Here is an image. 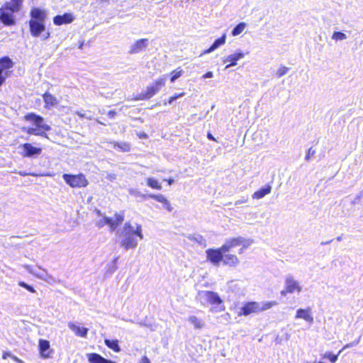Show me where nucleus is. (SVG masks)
<instances>
[{"instance_id":"nucleus-1","label":"nucleus","mask_w":363,"mask_h":363,"mask_svg":"<svg viewBox=\"0 0 363 363\" xmlns=\"http://www.w3.org/2000/svg\"><path fill=\"white\" fill-rule=\"evenodd\" d=\"M142 231L140 225L135 224L134 226L130 222H126L122 229L117 231V234L121 237V246L125 250L136 248L138 244L137 238L140 240L144 238Z\"/></svg>"},{"instance_id":"nucleus-2","label":"nucleus","mask_w":363,"mask_h":363,"mask_svg":"<svg viewBox=\"0 0 363 363\" xmlns=\"http://www.w3.org/2000/svg\"><path fill=\"white\" fill-rule=\"evenodd\" d=\"M25 119L33 122L36 126V128H27L26 132L28 134L48 138V135L45 131L50 130L51 128L49 125L43 123L44 119L43 117L35 113H30L25 116Z\"/></svg>"},{"instance_id":"nucleus-3","label":"nucleus","mask_w":363,"mask_h":363,"mask_svg":"<svg viewBox=\"0 0 363 363\" xmlns=\"http://www.w3.org/2000/svg\"><path fill=\"white\" fill-rule=\"evenodd\" d=\"M278 303L275 301H262V302H247L241 308L240 311L238 312V315L247 316L252 313H257L262 311H267L273 306H275Z\"/></svg>"},{"instance_id":"nucleus-4","label":"nucleus","mask_w":363,"mask_h":363,"mask_svg":"<svg viewBox=\"0 0 363 363\" xmlns=\"http://www.w3.org/2000/svg\"><path fill=\"white\" fill-rule=\"evenodd\" d=\"M23 267L31 274L35 276L39 279H41L49 284H54L60 283V280L50 274L45 269L40 266L33 267L31 265L25 264Z\"/></svg>"},{"instance_id":"nucleus-5","label":"nucleus","mask_w":363,"mask_h":363,"mask_svg":"<svg viewBox=\"0 0 363 363\" xmlns=\"http://www.w3.org/2000/svg\"><path fill=\"white\" fill-rule=\"evenodd\" d=\"M303 288L300 282L292 275L288 274L284 280V289L281 291V294L286 296L287 294H300Z\"/></svg>"},{"instance_id":"nucleus-6","label":"nucleus","mask_w":363,"mask_h":363,"mask_svg":"<svg viewBox=\"0 0 363 363\" xmlns=\"http://www.w3.org/2000/svg\"><path fill=\"white\" fill-rule=\"evenodd\" d=\"M167 76V74H164L162 77L155 80V84L147 87L145 91L142 92L138 99L144 100L149 99L152 97L160 90L161 87L165 85Z\"/></svg>"},{"instance_id":"nucleus-7","label":"nucleus","mask_w":363,"mask_h":363,"mask_svg":"<svg viewBox=\"0 0 363 363\" xmlns=\"http://www.w3.org/2000/svg\"><path fill=\"white\" fill-rule=\"evenodd\" d=\"M62 177L65 182L73 188L85 187L89 184L85 176L82 174L77 175L64 174Z\"/></svg>"},{"instance_id":"nucleus-8","label":"nucleus","mask_w":363,"mask_h":363,"mask_svg":"<svg viewBox=\"0 0 363 363\" xmlns=\"http://www.w3.org/2000/svg\"><path fill=\"white\" fill-rule=\"evenodd\" d=\"M224 250L221 247L217 249H208L206 251V260L209 261L213 266L218 267L223 259Z\"/></svg>"},{"instance_id":"nucleus-9","label":"nucleus","mask_w":363,"mask_h":363,"mask_svg":"<svg viewBox=\"0 0 363 363\" xmlns=\"http://www.w3.org/2000/svg\"><path fill=\"white\" fill-rule=\"evenodd\" d=\"M18 11L14 10L11 6H6L5 8L0 9V21L5 26H13L16 23L13 13Z\"/></svg>"},{"instance_id":"nucleus-10","label":"nucleus","mask_w":363,"mask_h":363,"mask_svg":"<svg viewBox=\"0 0 363 363\" xmlns=\"http://www.w3.org/2000/svg\"><path fill=\"white\" fill-rule=\"evenodd\" d=\"M245 56V53L242 52L241 50H237L235 52L226 56L223 58V63H228L225 66V69H228L230 67L235 66L237 65V62L243 59Z\"/></svg>"},{"instance_id":"nucleus-11","label":"nucleus","mask_w":363,"mask_h":363,"mask_svg":"<svg viewBox=\"0 0 363 363\" xmlns=\"http://www.w3.org/2000/svg\"><path fill=\"white\" fill-rule=\"evenodd\" d=\"M201 298L204 299L212 305H219L222 303V300L216 292L211 291H203L199 294Z\"/></svg>"},{"instance_id":"nucleus-12","label":"nucleus","mask_w":363,"mask_h":363,"mask_svg":"<svg viewBox=\"0 0 363 363\" xmlns=\"http://www.w3.org/2000/svg\"><path fill=\"white\" fill-rule=\"evenodd\" d=\"M296 319H302L305 320L306 323H309V325H312L314 323V318L312 313V309L310 307L306 308H298L296 311Z\"/></svg>"},{"instance_id":"nucleus-13","label":"nucleus","mask_w":363,"mask_h":363,"mask_svg":"<svg viewBox=\"0 0 363 363\" xmlns=\"http://www.w3.org/2000/svg\"><path fill=\"white\" fill-rule=\"evenodd\" d=\"M148 46V39L142 38L135 41L130 47L129 53H139L146 49Z\"/></svg>"},{"instance_id":"nucleus-14","label":"nucleus","mask_w":363,"mask_h":363,"mask_svg":"<svg viewBox=\"0 0 363 363\" xmlns=\"http://www.w3.org/2000/svg\"><path fill=\"white\" fill-rule=\"evenodd\" d=\"M29 26L30 33L34 37L39 36L45 29L44 22H40L35 19H30L29 21Z\"/></svg>"},{"instance_id":"nucleus-15","label":"nucleus","mask_w":363,"mask_h":363,"mask_svg":"<svg viewBox=\"0 0 363 363\" xmlns=\"http://www.w3.org/2000/svg\"><path fill=\"white\" fill-rule=\"evenodd\" d=\"M39 352L41 357L43 359H48L51 357L53 352L52 350L50 349V342L46 340H40L39 344Z\"/></svg>"},{"instance_id":"nucleus-16","label":"nucleus","mask_w":363,"mask_h":363,"mask_svg":"<svg viewBox=\"0 0 363 363\" xmlns=\"http://www.w3.org/2000/svg\"><path fill=\"white\" fill-rule=\"evenodd\" d=\"M22 148L23 149V152L22 153L23 157H30L34 155H39L42 153V149L40 147H34L30 143L23 144Z\"/></svg>"},{"instance_id":"nucleus-17","label":"nucleus","mask_w":363,"mask_h":363,"mask_svg":"<svg viewBox=\"0 0 363 363\" xmlns=\"http://www.w3.org/2000/svg\"><path fill=\"white\" fill-rule=\"evenodd\" d=\"M240 246V241L239 237L229 238L225 240V243L221 246V250H224V252H230L233 247Z\"/></svg>"},{"instance_id":"nucleus-18","label":"nucleus","mask_w":363,"mask_h":363,"mask_svg":"<svg viewBox=\"0 0 363 363\" xmlns=\"http://www.w3.org/2000/svg\"><path fill=\"white\" fill-rule=\"evenodd\" d=\"M68 327L77 336L86 337L87 335L88 328L80 327V325L76 323H68Z\"/></svg>"},{"instance_id":"nucleus-19","label":"nucleus","mask_w":363,"mask_h":363,"mask_svg":"<svg viewBox=\"0 0 363 363\" xmlns=\"http://www.w3.org/2000/svg\"><path fill=\"white\" fill-rule=\"evenodd\" d=\"M74 18L72 13H64L63 15H57L54 17L53 22L55 25L60 26L62 24L70 23L74 21Z\"/></svg>"},{"instance_id":"nucleus-20","label":"nucleus","mask_w":363,"mask_h":363,"mask_svg":"<svg viewBox=\"0 0 363 363\" xmlns=\"http://www.w3.org/2000/svg\"><path fill=\"white\" fill-rule=\"evenodd\" d=\"M149 197L150 199H153L163 204L164 208L167 210L169 212L172 211L173 208L169 202V201L162 194H149Z\"/></svg>"},{"instance_id":"nucleus-21","label":"nucleus","mask_w":363,"mask_h":363,"mask_svg":"<svg viewBox=\"0 0 363 363\" xmlns=\"http://www.w3.org/2000/svg\"><path fill=\"white\" fill-rule=\"evenodd\" d=\"M223 264L230 267H235L240 263L238 257L228 252L223 254Z\"/></svg>"},{"instance_id":"nucleus-22","label":"nucleus","mask_w":363,"mask_h":363,"mask_svg":"<svg viewBox=\"0 0 363 363\" xmlns=\"http://www.w3.org/2000/svg\"><path fill=\"white\" fill-rule=\"evenodd\" d=\"M87 359L89 363H115L110 359H105L96 353L87 354Z\"/></svg>"},{"instance_id":"nucleus-23","label":"nucleus","mask_w":363,"mask_h":363,"mask_svg":"<svg viewBox=\"0 0 363 363\" xmlns=\"http://www.w3.org/2000/svg\"><path fill=\"white\" fill-rule=\"evenodd\" d=\"M123 214L116 213L113 218H108V225L111 231H114L116 228L123 221Z\"/></svg>"},{"instance_id":"nucleus-24","label":"nucleus","mask_w":363,"mask_h":363,"mask_svg":"<svg viewBox=\"0 0 363 363\" xmlns=\"http://www.w3.org/2000/svg\"><path fill=\"white\" fill-rule=\"evenodd\" d=\"M31 19H35L40 22H45L46 18V12L38 8H33L30 11Z\"/></svg>"},{"instance_id":"nucleus-25","label":"nucleus","mask_w":363,"mask_h":363,"mask_svg":"<svg viewBox=\"0 0 363 363\" xmlns=\"http://www.w3.org/2000/svg\"><path fill=\"white\" fill-rule=\"evenodd\" d=\"M226 40V35L223 34L220 38L216 40L213 45L206 50L203 52V54H208L213 52L220 46L224 45Z\"/></svg>"},{"instance_id":"nucleus-26","label":"nucleus","mask_w":363,"mask_h":363,"mask_svg":"<svg viewBox=\"0 0 363 363\" xmlns=\"http://www.w3.org/2000/svg\"><path fill=\"white\" fill-rule=\"evenodd\" d=\"M187 320L194 326V328L196 330L202 329L205 325L204 321L196 315L189 316Z\"/></svg>"},{"instance_id":"nucleus-27","label":"nucleus","mask_w":363,"mask_h":363,"mask_svg":"<svg viewBox=\"0 0 363 363\" xmlns=\"http://www.w3.org/2000/svg\"><path fill=\"white\" fill-rule=\"evenodd\" d=\"M272 187L269 185H267L258 191H255L252 197L254 199H260L264 197L266 195L269 194L271 192Z\"/></svg>"},{"instance_id":"nucleus-28","label":"nucleus","mask_w":363,"mask_h":363,"mask_svg":"<svg viewBox=\"0 0 363 363\" xmlns=\"http://www.w3.org/2000/svg\"><path fill=\"white\" fill-rule=\"evenodd\" d=\"M43 100L47 106H55L58 104V101L56 97L52 96L51 94L46 92L43 96Z\"/></svg>"},{"instance_id":"nucleus-29","label":"nucleus","mask_w":363,"mask_h":363,"mask_svg":"<svg viewBox=\"0 0 363 363\" xmlns=\"http://www.w3.org/2000/svg\"><path fill=\"white\" fill-rule=\"evenodd\" d=\"M110 144H111L114 148H117L121 152H129L130 150V145L125 142H112L110 143Z\"/></svg>"},{"instance_id":"nucleus-30","label":"nucleus","mask_w":363,"mask_h":363,"mask_svg":"<svg viewBox=\"0 0 363 363\" xmlns=\"http://www.w3.org/2000/svg\"><path fill=\"white\" fill-rule=\"evenodd\" d=\"M239 240L240 241V245L242 247L239 250L238 253L242 254L245 249H247L250 247V245L253 242V240L250 238H244L243 237L239 236Z\"/></svg>"},{"instance_id":"nucleus-31","label":"nucleus","mask_w":363,"mask_h":363,"mask_svg":"<svg viewBox=\"0 0 363 363\" xmlns=\"http://www.w3.org/2000/svg\"><path fill=\"white\" fill-rule=\"evenodd\" d=\"M146 183H147V185L148 186L151 187L152 189H157V190L162 189V186L159 183L158 180H157L156 179H155L153 177H147L146 179Z\"/></svg>"},{"instance_id":"nucleus-32","label":"nucleus","mask_w":363,"mask_h":363,"mask_svg":"<svg viewBox=\"0 0 363 363\" xmlns=\"http://www.w3.org/2000/svg\"><path fill=\"white\" fill-rule=\"evenodd\" d=\"M13 65L12 61L9 57H3L0 59V71L3 72V70L9 69Z\"/></svg>"},{"instance_id":"nucleus-33","label":"nucleus","mask_w":363,"mask_h":363,"mask_svg":"<svg viewBox=\"0 0 363 363\" xmlns=\"http://www.w3.org/2000/svg\"><path fill=\"white\" fill-rule=\"evenodd\" d=\"M105 344L107 347L112 349L115 352H119L121 348L118 345V341L117 340H105Z\"/></svg>"},{"instance_id":"nucleus-34","label":"nucleus","mask_w":363,"mask_h":363,"mask_svg":"<svg viewBox=\"0 0 363 363\" xmlns=\"http://www.w3.org/2000/svg\"><path fill=\"white\" fill-rule=\"evenodd\" d=\"M247 24L244 22L240 23L232 30V35L237 36L240 35L246 28Z\"/></svg>"},{"instance_id":"nucleus-35","label":"nucleus","mask_w":363,"mask_h":363,"mask_svg":"<svg viewBox=\"0 0 363 363\" xmlns=\"http://www.w3.org/2000/svg\"><path fill=\"white\" fill-rule=\"evenodd\" d=\"M183 73H184V71L182 69H180V67L172 71L171 72L170 82L172 83L174 82L175 80H177L178 78H179L183 74Z\"/></svg>"},{"instance_id":"nucleus-36","label":"nucleus","mask_w":363,"mask_h":363,"mask_svg":"<svg viewBox=\"0 0 363 363\" xmlns=\"http://www.w3.org/2000/svg\"><path fill=\"white\" fill-rule=\"evenodd\" d=\"M129 194L135 197H142L144 199L150 198L149 194H143L136 189L130 188L128 189Z\"/></svg>"},{"instance_id":"nucleus-37","label":"nucleus","mask_w":363,"mask_h":363,"mask_svg":"<svg viewBox=\"0 0 363 363\" xmlns=\"http://www.w3.org/2000/svg\"><path fill=\"white\" fill-rule=\"evenodd\" d=\"M347 38V36L345 33L340 32V31H335L332 35V39L335 41H340L344 40Z\"/></svg>"},{"instance_id":"nucleus-38","label":"nucleus","mask_w":363,"mask_h":363,"mask_svg":"<svg viewBox=\"0 0 363 363\" xmlns=\"http://www.w3.org/2000/svg\"><path fill=\"white\" fill-rule=\"evenodd\" d=\"M189 238L191 240H195L200 245H202L203 247L206 246V240L203 238L201 235H196V236H189Z\"/></svg>"},{"instance_id":"nucleus-39","label":"nucleus","mask_w":363,"mask_h":363,"mask_svg":"<svg viewBox=\"0 0 363 363\" xmlns=\"http://www.w3.org/2000/svg\"><path fill=\"white\" fill-rule=\"evenodd\" d=\"M340 352L341 351H340L338 354H340ZM338 355L339 354H333L330 352H326L323 357V358L328 359L332 363H335L337 360Z\"/></svg>"},{"instance_id":"nucleus-40","label":"nucleus","mask_w":363,"mask_h":363,"mask_svg":"<svg viewBox=\"0 0 363 363\" xmlns=\"http://www.w3.org/2000/svg\"><path fill=\"white\" fill-rule=\"evenodd\" d=\"M289 71V68L286 67H281L277 72V77L280 78L281 77H283L284 75H285L287 72Z\"/></svg>"},{"instance_id":"nucleus-41","label":"nucleus","mask_w":363,"mask_h":363,"mask_svg":"<svg viewBox=\"0 0 363 363\" xmlns=\"http://www.w3.org/2000/svg\"><path fill=\"white\" fill-rule=\"evenodd\" d=\"M108 217H106V216H104L102 219H101L100 220L97 221L96 223V225L99 228H101L103 226H104L105 225H108Z\"/></svg>"},{"instance_id":"nucleus-42","label":"nucleus","mask_w":363,"mask_h":363,"mask_svg":"<svg viewBox=\"0 0 363 363\" xmlns=\"http://www.w3.org/2000/svg\"><path fill=\"white\" fill-rule=\"evenodd\" d=\"M19 286H21V287H23L24 289H27L28 291H30L31 293H35V290L34 289V288L32 286H30L28 285V284L23 282V281H21L19 282Z\"/></svg>"},{"instance_id":"nucleus-43","label":"nucleus","mask_w":363,"mask_h":363,"mask_svg":"<svg viewBox=\"0 0 363 363\" xmlns=\"http://www.w3.org/2000/svg\"><path fill=\"white\" fill-rule=\"evenodd\" d=\"M11 1L12 4L10 6L13 8L14 10L19 11L22 0H11Z\"/></svg>"},{"instance_id":"nucleus-44","label":"nucleus","mask_w":363,"mask_h":363,"mask_svg":"<svg viewBox=\"0 0 363 363\" xmlns=\"http://www.w3.org/2000/svg\"><path fill=\"white\" fill-rule=\"evenodd\" d=\"M106 178L109 181H114L116 179V174L114 173H108L107 174Z\"/></svg>"},{"instance_id":"nucleus-45","label":"nucleus","mask_w":363,"mask_h":363,"mask_svg":"<svg viewBox=\"0 0 363 363\" xmlns=\"http://www.w3.org/2000/svg\"><path fill=\"white\" fill-rule=\"evenodd\" d=\"M315 153V150H313L312 148H310L308 151L307 155L305 157V160L308 161L310 160V157L311 155H313Z\"/></svg>"},{"instance_id":"nucleus-46","label":"nucleus","mask_w":363,"mask_h":363,"mask_svg":"<svg viewBox=\"0 0 363 363\" xmlns=\"http://www.w3.org/2000/svg\"><path fill=\"white\" fill-rule=\"evenodd\" d=\"M248 201V198H243L242 199H240V200H238L235 202V206H238V205H240L242 203H245L246 202H247Z\"/></svg>"},{"instance_id":"nucleus-47","label":"nucleus","mask_w":363,"mask_h":363,"mask_svg":"<svg viewBox=\"0 0 363 363\" xmlns=\"http://www.w3.org/2000/svg\"><path fill=\"white\" fill-rule=\"evenodd\" d=\"M213 72H206V74H204L203 76H202V79H206V78H212L213 77Z\"/></svg>"},{"instance_id":"nucleus-48","label":"nucleus","mask_w":363,"mask_h":363,"mask_svg":"<svg viewBox=\"0 0 363 363\" xmlns=\"http://www.w3.org/2000/svg\"><path fill=\"white\" fill-rule=\"evenodd\" d=\"M359 339L357 340V341L352 342L346 345L344 347V348L352 347L356 346L359 343Z\"/></svg>"},{"instance_id":"nucleus-49","label":"nucleus","mask_w":363,"mask_h":363,"mask_svg":"<svg viewBox=\"0 0 363 363\" xmlns=\"http://www.w3.org/2000/svg\"><path fill=\"white\" fill-rule=\"evenodd\" d=\"M18 174L21 176H28V175H33V176H36L37 174H30V173H27L26 172H18Z\"/></svg>"},{"instance_id":"nucleus-50","label":"nucleus","mask_w":363,"mask_h":363,"mask_svg":"<svg viewBox=\"0 0 363 363\" xmlns=\"http://www.w3.org/2000/svg\"><path fill=\"white\" fill-rule=\"evenodd\" d=\"M184 95H185V93L184 92H182V93L175 94V95H174L172 96L174 98L175 100H177V99L183 97Z\"/></svg>"},{"instance_id":"nucleus-51","label":"nucleus","mask_w":363,"mask_h":363,"mask_svg":"<svg viewBox=\"0 0 363 363\" xmlns=\"http://www.w3.org/2000/svg\"><path fill=\"white\" fill-rule=\"evenodd\" d=\"M116 113L114 111H109L108 112V116L111 118H113L116 116Z\"/></svg>"},{"instance_id":"nucleus-52","label":"nucleus","mask_w":363,"mask_h":363,"mask_svg":"<svg viewBox=\"0 0 363 363\" xmlns=\"http://www.w3.org/2000/svg\"><path fill=\"white\" fill-rule=\"evenodd\" d=\"M12 354L9 352H4L3 354V359H6L7 357H11Z\"/></svg>"},{"instance_id":"nucleus-53","label":"nucleus","mask_w":363,"mask_h":363,"mask_svg":"<svg viewBox=\"0 0 363 363\" xmlns=\"http://www.w3.org/2000/svg\"><path fill=\"white\" fill-rule=\"evenodd\" d=\"M11 358L17 363H24L21 359L12 354Z\"/></svg>"},{"instance_id":"nucleus-54","label":"nucleus","mask_w":363,"mask_h":363,"mask_svg":"<svg viewBox=\"0 0 363 363\" xmlns=\"http://www.w3.org/2000/svg\"><path fill=\"white\" fill-rule=\"evenodd\" d=\"M2 72L0 71V86L2 85V84L5 81V77L2 75Z\"/></svg>"},{"instance_id":"nucleus-55","label":"nucleus","mask_w":363,"mask_h":363,"mask_svg":"<svg viewBox=\"0 0 363 363\" xmlns=\"http://www.w3.org/2000/svg\"><path fill=\"white\" fill-rule=\"evenodd\" d=\"M141 363H150V361L146 356H145L142 358Z\"/></svg>"},{"instance_id":"nucleus-56","label":"nucleus","mask_w":363,"mask_h":363,"mask_svg":"<svg viewBox=\"0 0 363 363\" xmlns=\"http://www.w3.org/2000/svg\"><path fill=\"white\" fill-rule=\"evenodd\" d=\"M207 138L209 140H214V141L216 140V138L213 136V135L211 133H207Z\"/></svg>"},{"instance_id":"nucleus-57","label":"nucleus","mask_w":363,"mask_h":363,"mask_svg":"<svg viewBox=\"0 0 363 363\" xmlns=\"http://www.w3.org/2000/svg\"><path fill=\"white\" fill-rule=\"evenodd\" d=\"M166 181L167 182V184L169 185H172L174 182V180L173 179H167Z\"/></svg>"},{"instance_id":"nucleus-58","label":"nucleus","mask_w":363,"mask_h":363,"mask_svg":"<svg viewBox=\"0 0 363 363\" xmlns=\"http://www.w3.org/2000/svg\"><path fill=\"white\" fill-rule=\"evenodd\" d=\"M175 101L174 98L173 96H171V97L169 99V100H168V104H172L173 103V101Z\"/></svg>"},{"instance_id":"nucleus-59","label":"nucleus","mask_w":363,"mask_h":363,"mask_svg":"<svg viewBox=\"0 0 363 363\" xmlns=\"http://www.w3.org/2000/svg\"><path fill=\"white\" fill-rule=\"evenodd\" d=\"M50 37V33H47L46 34L43 35V39H48Z\"/></svg>"},{"instance_id":"nucleus-60","label":"nucleus","mask_w":363,"mask_h":363,"mask_svg":"<svg viewBox=\"0 0 363 363\" xmlns=\"http://www.w3.org/2000/svg\"><path fill=\"white\" fill-rule=\"evenodd\" d=\"M336 240H337V241H338V242L341 241V240H342V235L337 237V238H336Z\"/></svg>"},{"instance_id":"nucleus-61","label":"nucleus","mask_w":363,"mask_h":363,"mask_svg":"<svg viewBox=\"0 0 363 363\" xmlns=\"http://www.w3.org/2000/svg\"><path fill=\"white\" fill-rule=\"evenodd\" d=\"M77 114L81 118L84 117V115L81 113L80 112H77Z\"/></svg>"},{"instance_id":"nucleus-62","label":"nucleus","mask_w":363,"mask_h":363,"mask_svg":"<svg viewBox=\"0 0 363 363\" xmlns=\"http://www.w3.org/2000/svg\"><path fill=\"white\" fill-rule=\"evenodd\" d=\"M140 138H146V137H147V135H146V134H145V133H143V134L140 135Z\"/></svg>"},{"instance_id":"nucleus-63","label":"nucleus","mask_w":363,"mask_h":363,"mask_svg":"<svg viewBox=\"0 0 363 363\" xmlns=\"http://www.w3.org/2000/svg\"><path fill=\"white\" fill-rule=\"evenodd\" d=\"M96 122H97L98 123H99V124H103V125H104V123H103L102 122H101L99 120H96Z\"/></svg>"},{"instance_id":"nucleus-64","label":"nucleus","mask_w":363,"mask_h":363,"mask_svg":"<svg viewBox=\"0 0 363 363\" xmlns=\"http://www.w3.org/2000/svg\"><path fill=\"white\" fill-rule=\"evenodd\" d=\"M82 46H83V43H82L80 45H79V48L82 49Z\"/></svg>"}]
</instances>
